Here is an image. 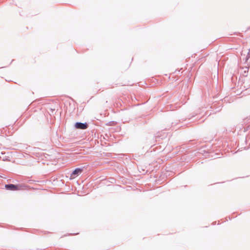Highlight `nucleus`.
<instances>
[{"mask_svg":"<svg viewBox=\"0 0 250 250\" xmlns=\"http://www.w3.org/2000/svg\"><path fill=\"white\" fill-rule=\"evenodd\" d=\"M6 189L10 190H24L28 189L29 187L24 184H20L18 185L7 184L5 185Z\"/></svg>","mask_w":250,"mask_h":250,"instance_id":"nucleus-1","label":"nucleus"},{"mask_svg":"<svg viewBox=\"0 0 250 250\" xmlns=\"http://www.w3.org/2000/svg\"><path fill=\"white\" fill-rule=\"evenodd\" d=\"M50 109L51 110L52 112H53V110H55V109H53L52 108H50Z\"/></svg>","mask_w":250,"mask_h":250,"instance_id":"nucleus-4","label":"nucleus"},{"mask_svg":"<svg viewBox=\"0 0 250 250\" xmlns=\"http://www.w3.org/2000/svg\"><path fill=\"white\" fill-rule=\"evenodd\" d=\"M82 169H81V168H76L71 174V175H70V179H74L79 174L81 173L82 172Z\"/></svg>","mask_w":250,"mask_h":250,"instance_id":"nucleus-3","label":"nucleus"},{"mask_svg":"<svg viewBox=\"0 0 250 250\" xmlns=\"http://www.w3.org/2000/svg\"><path fill=\"white\" fill-rule=\"evenodd\" d=\"M75 126L78 129H85L87 128L88 125L86 123H77L75 124Z\"/></svg>","mask_w":250,"mask_h":250,"instance_id":"nucleus-2","label":"nucleus"}]
</instances>
